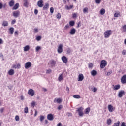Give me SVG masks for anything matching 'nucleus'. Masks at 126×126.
Segmentation results:
<instances>
[{
  "mask_svg": "<svg viewBox=\"0 0 126 126\" xmlns=\"http://www.w3.org/2000/svg\"><path fill=\"white\" fill-rule=\"evenodd\" d=\"M35 50H36V52H39V50H41V47H40V46H37V47H36Z\"/></svg>",
  "mask_w": 126,
  "mask_h": 126,
  "instance_id": "09e8293b",
  "label": "nucleus"
},
{
  "mask_svg": "<svg viewBox=\"0 0 126 126\" xmlns=\"http://www.w3.org/2000/svg\"><path fill=\"white\" fill-rule=\"evenodd\" d=\"M96 3H97V4H99V3H101V0H95Z\"/></svg>",
  "mask_w": 126,
  "mask_h": 126,
  "instance_id": "13d9d810",
  "label": "nucleus"
},
{
  "mask_svg": "<svg viewBox=\"0 0 126 126\" xmlns=\"http://www.w3.org/2000/svg\"><path fill=\"white\" fill-rule=\"evenodd\" d=\"M91 74L92 75V76H95V75H97V71L95 70H93L91 72Z\"/></svg>",
  "mask_w": 126,
  "mask_h": 126,
  "instance_id": "6ab92c4d",
  "label": "nucleus"
},
{
  "mask_svg": "<svg viewBox=\"0 0 126 126\" xmlns=\"http://www.w3.org/2000/svg\"><path fill=\"white\" fill-rule=\"evenodd\" d=\"M61 13H58L57 15H56V18L57 19H61Z\"/></svg>",
  "mask_w": 126,
  "mask_h": 126,
  "instance_id": "58836bf2",
  "label": "nucleus"
},
{
  "mask_svg": "<svg viewBox=\"0 0 126 126\" xmlns=\"http://www.w3.org/2000/svg\"><path fill=\"white\" fill-rule=\"evenodd\" d=\"M9 31L10 32V33L11 35H12L13 34V32H14V28L11 27L9 29Z\"/></svg>",
  "mask_w": 126,
  "mask_h": 126,
  "instance_id": "393cba45",
  "label": "nucleus"
},
{
  "mask_svg": "<svg viewBox=\"0 0 126 126\" xmlns=\"http://www.w3.org/2000/svg\"><path fill=\"white\" fill-rule=\"evenodd\" d=\"M50 11L51 13H54V8L53 7L50 8Z\"/></svg>",
  "mask_w": 126,
  "mask_h": 126,
  "instance_id": "603ef678",
  "label": "nucleus"
},
{
  "mask_svg": "<svg viewBox=\"0 0 126 126\" xmlns=\"http://www.w3.org/2000/svg\"><path fill=\"white\" fill-rule=\"evenodd\" d=\"M69 25L70 26H74V24H75V22H74V21H70L69 22Z\"/></svg>",
  "mask_w": 126,
  "mask_h": 126,
  "instance_id": "e433bc0d",
  "label": "nucleus"
},
{
  "mask_svg": "<svg viewBox=\"0 0 126 126\" xmlns=\"http://www.w3.org/2000/svg\"><path fill=\"white\" fill-rule=\"evenodd\" d=\"M32 66V63L30 62H26L25 64V68L26 69H28V68H30V67Z\"/></svg>",
  "mask_w": 126,
  "mask_h": 126,
  "instance_id": "423d86ee",
  "label": "nucleus"
},
{
  "mask_svg": "<svg viewBox=\"0 0 126 126\" xmlns=\"http://www.w3.org/2000/svg\"><path fill=\"white\" fill-rule=\"evenodd\" d=\"M34 33H38V28H34Z\"/></svg>",
  "mask_w": 126,
  "mask_h": 126,
  "instance_id": "4d7b16f0",
  "label": "nucleus"
},
{
  "mask_svg": "<svg viewBox=\"0 0 126 126\" xmlns=\"http://www.w3.org/2000/svg\"><path fill=\"white\" fill-rule=\"evenodd\" d=\"M43 2L44 1H43L42 0H39L37 2V5L38 7H43V6H44V4H43Z\"/></svg>",
  "mask_w": 126,
  "mask_h": 126,
  "instance_id": "9b49d317",
  "label": "nucleus"
},
{
  "mask_svg": "<svg viewBox=\"0 0 126 126\" xmlns=\"http://www.w3.org/2000/svg\"><path fill=\"white\" fill-rule=\"evenodd\" d=\"M47 119L49 121H53V120H54V115L52 114H49L47 115Z\"/></svg>",
  "mask_w": 126,
  "mask_h": 126,
  "instance_id": "9d476101",
  "label": "nucleus"
},
{
  "mask_svg": "<svg viewBox=\"0 0 126 126\" xmlns=\"http://www.w3.org/2000/svg\"><path fill=\"white\" fill-rule=\"evenodd\" d=\"M34 14H36V15L38 14V10L35 9Z\"/></svg>",
  "mask_w": 126,
  "mask_h": 126,
  "instance_id": "774afa93",
  "label": "nucleus"
},
{
  "mask_svg": "<svg viewBox=\"0 0 126 126\" xmlns=\"http://www.w3.org/2000/svg\"><path fill=\"white\" fill-rule=\"evenodd\" d=\"M3 111H4V108H2L0 109V113H3Z\"/></svg>",
  "mask_w": 126,
  "mask_h": 126,
  "instance_id": "e2e57ef3",
  "label": "nucleus"
},
{
  "mask_svg": "<svg viewBox=\"0 0 126 126\" xmlns=\"http://www.w3.org/2000/svg\"><path fill=\"white\" fill-rule=\"evenodd\" d=\"M108 126H110L112 124V120L111 119H108L106 122Z\"/></svg>",
  "mask_w": 126,
  "mask_h": 126,
  "instance_id": "473e14b6",
  "label": "nucleus"
},
{
  "mask_svg": "<svg viewBox=\"0 0 126 126\" xmlns=\"http://www.w3.org/2000/svg\"><path fill=\"white\" fill-rule=\"evenodd\" d=\"M31 106L33 108H34V107H35V106H36V101H33L32 103H31Z\"/></svg>",
  "mask_w": 126,
  "mask_h": 126,
  "instance_id": "ea45409f",
  "label": "nucleus"
},
{
  "mask_svg": "<svg viewBox=\"0 0 126 126\" xmlns=\"http://www.w3.org/2000/svg\"><path fill=\"white\" fill-rule=\"evenodd\" d=\"M16 23V20H15V19L12 20L11 24H12V25H13V24H15V23Z\"/></svg>",
  "mask_w": 126,
  "mask_h": 126,
  "instance_id": "3c124183",
  "label": "nucleus"
},
{
  "mask_svg": "<svg viewBox=\"0 0 126 126\" xmlns=\"http://www.w3.org/2000/svg\"><path fill=\"white\" fill-rule=\"evenodd\" d=\"M2 25L4 26V27L8 26V22H7V21H3Z\"/></svg>",
  "mask_w": 126,
  "mask_h": 126,
  "instance_id": "5701e85b",
  "label": "nucleus"
},
{
  "mask_svg": "<svg viewBox=\"0 0 126 126\" xmlns=\"http://www.w3.org/2000/svg\"><path fill=\"white\" fill-rule=\"evenodd\" d=\"M12 68H20L21 66L20 64L18 63L17 65L16 64H13L12 65Z\"/></svg>",
  "mask_w": 126,
  "mask_h": 126,
  "instance_id": "412c9836",
  "label": "nucleus"
},
{
  "mask_svg": "<svg viewBox=\"0 0 126 126\" xmlns=\"http://www.w3.org/2000/svg\"><path fill=\"white\" fill-rule=\"evenodd\" d=\"M15 119L16 122H18L20 120L19 116L18 115H16L15 117Z\"/></svg>",
  "mask_w": 126,
  "mask_h": 126,
  "instance_id": "c03bdc74",
  "label": "nucleus"
},
{
  "mask_svg": "<svg viewBox=\"0 0 126 126\" xmlns=\"http://www.w3.org/2000/svg\"><path fill=\"white\" fill-rule=\"evenodd\" d=\"M113 86H114L113 87V89L114 90L117 91V90H119V89H120V88H121V85H116L115 86L113 85Z\"/></svg>",
  "mask_w": 126,
  "mask_h": 126,
  "instance_id": "a211bd4d",
  "label": "nucleus"
},
{
  "mask_svg": "<svg viewBox=\"0 0 126 126\" xmlns=\"http://www.w3.org/2000/svg\"><path fill=\"white\" fill-rule=\"evenodd\" d=\"M120 126V121H118L116 123H114L113 126Z\"/></svg>",
  "mask_w": 126,
  "mask_h": 126,
  "instance_id": "79ce46f5",
  "label": "nucleus"
},
{
  "mask_svg": "<svg viewBox=\"0 0 126 126\" xmlns=\"http://www.w3.org/2000/svg\"><path fill=\"white\" fill-rule=\"evenodd\" d=\"M111 74H112V70H110V71L107 72L106 75L107 76H109V75Z\"/></svg>",
  "mask_w": 126,
  "mask_h": 126,
  "instance_id": "de8ad7c7",
  "label": "nucleus"
},
{
  "mask_svg": "<svg viewBox=\"0 0 126 126\" xmlns=\"http://www.w3.org/2000/svg\"><path fill=\"white\" fill-rule=\"evenodd\" d=\"M49 63L50 64V66L51 67H53L56 66V61L54 60H51L49 62Z\"/></svg>",
  "mask_w": 126,
  "mask_h": 126,
  "instance_id": "f8f14e48",
  "label": "nucleus"
},
{
  "mask_svg": "<svg viewBox=\"0 0 126 126\" xmlns=\"http://www.w3.org/2000/svg\"><path fill=\"white\" fill-rule=\"evenodd\" d=\"M88 8L87 7H85L84 8L83 10V12L84 13L86 14V13H88Z\"/></svg>",
  "mask_w": 126,
  "mask_h": 126,
  "instance_id": "2f4dec72",
  "label": "nucleus"
},
{
  "mask_svg": "<svg viewBox=\"0 0 126 126\" xmlns=\"http://www.w3.org/2000/svg\"><path fill=\"white\" fill-rule=\"evenodd\" d=\"M54 103H58V104H61V103H62V99L56 98L54 100Z\"/></svg>",
  "mask_w": 126,
  "mask_h": 126,
  "instance_id": "ddd939ff",
  "label": "nucleus"
},
{
  "mask_svg": "<svg viewBox=\"0 0 126 126\" xmlns=\"http://www.w3.org/2000/svg\"><path fill=\"white\" fill-rule=\"evenodd\" d=\"M51 71H52V70H51V69H48L47 70V71H46V73H51Z\"/></svg>",
  "mask_w": 126,
  "mask_h": 126,
  "instance_id": "052dcab7",
  "label": "nucleus"
},
{
  "mask_svg": "<svg viewBox=\"0 0 126 126\" xmlns=\"http://www.w3.org/2000/svg\"><path fill=\"white\" fill-rule=\"evenodd\" d=\"M19 7V3H17L15 4L14 6L13 7V10H16Z\"/></svg>",
  "mask_w": 126,
  "mask_h": 126,
  "instance_id": "4be33fe9",
  "label": "nucleus"
},
{
  "mask_svg": "<svg viewBox=\"0 0 126 126\" xmlns=\"http://www.w3.org/2000/svg\"><path fill=\"white\" fill-rule=\"evenodd\" d=\"M124 95H125V91H121L119 92L118 97H119V98H122Z\"/></svg>",
  "mask_w": 126,
  "mask_h": 126,
  "instance_id": "2eb2a0df",
  "label": "nucleus"
},
{
  "mask_svg": "<svg viewBox=\"0 0 126 126\" xmlns=\"http://www.w3.org/2000/svg\"><path fill=\"white\" fill-rule=\"evenodd\" d=\"M108 110L109 112H114V111H115V108H114V106H113V105H108Z\"/></svg>",
  "mask_w": 126,
  "mask_h": 126,
  "instance_id": "1a4fd4ad",
  "label": "nucleus"
},
{
  "mask_svg": "<svg viewBox=\"0 0 126 126\" xmlns=\"http://www.w3.org/2000/svg\"><path fill=\"white\" fill-rule=\"evenodd\" d=\"M121 126H126V123L123 122V123L121 124Z\"/></svg>",
  "mask_w": 126,
  "mask_h": 126,
  "instance_id": "338daca9",
  "label": "nucleus"
},
{
  "mask_svg": "<svg viewBox=\"0 0 126 126\" xmlns=\"http://www.w3.org/2000/svg\"><path fill=\"white\" fill-rule=\"evenodd\" d=\"M62 108H63V106L61 105H60L58 106V110H62Z\"/></svg>",
  "mask_w": 126,
  "mask_h": 126,
  "instance_id": "680f3d73",
  "label": "nucleus"
},
{
  "mask_svg": "<svg viewBox=\"0 0 126 126\" xmlns=\"http://www.w3.org/2000/svg\"><path fill=\"white\" fill-rule=\"evenodd\" d=\"M105 12H106V10L104 8L101 9L100 11V14L101 15H104L105 14Z\"/></svg>",
  "mask_w": 126,
  "mask_h": 126,
  "instance_id": "cd10ccee",
  "label": "nucleus"
},
{
  "mask_svg": "<svg viewBox=\"0 0 126 126\" xmlns=\"http://www.w3.org/2000/svg\"><path fill=\"white\" fill-rule=\"evenodd\" d=\"M121 82L122 84H125L126 83V75H124L121 77Z\"/></svg>",
  "mask_w": 126,
  "mask_h": 126,
  "instance_id": "6e6552de",
  "label": "nucleus"
},
{
  "mask_svg": "<svg viewBox=\"0 0 126 126\" xmlns=\"http://www.w3.org/2000/svg\"><path fill=\"white\" fill-rule=\"evenodd\" d=\"M70 27V25L68 24H67L65 25V26L64 27V29L65 30H67V29H68V28H69Z\"/></svg>",
  "mask_w": 126,
  "mask_h": 126,
  "instance_id": "49530a36",
  "label": "nucleus"
},
{
  "mask_svg": "<svg viewBox=\"0 0 126 126\" xmlns=\"http://www.w3.org/2000/svg\"><path fill=\"white\" fill-rule=\"evenodd\" d=\"M92 91L93 92H96L97 91V88L95 87H93V88H92Z\"/></svg>",
  "mask_w": 126,
  "mask_h": 126,
  "instance_id": "a18cd8bd",
  "label": "nucleus"
},
{
  "mask_svg": "<svg viewBox=\"0 0 126 126\" xmlns=\"http://www.w3.org/2000/svg\"><path fill=\"white\" fill-rule=\"evenodd\" d=\"M79 117H83V108L82 107L79 108L77 110Z\"/></svg>",
  "mask_w": 126,
  "mask_h": 126,
  "instance_id": "f03ea898",
  "label": "nucleus"
},
{
  "mask_svg": "<svg viewBox=\"0 0 126 126\" xmlns=\"http://www.w3.org/2000/svg\"><path fill=\"white\" fill-rule=\"evenodd\" d=\"M1 44H3V40H2V39L0 38V45H1Z\"/></svg>",
  "mask_w": 126,
  "mask_h": 126,
  "instance_id": "0e129e2a",
  "label": "nucleus"
},
{
  "mask_svg": "<svg viewBox=\"0 0 126 126\" xmlns=\"http://www.w3.org/2000/svg\"><path fill=\"white\" fill-rule=\"evenodd\" d=\"M25 114H27L28 113V107H26L24 108Z\"/></svg>",
  "mask_w": 126,
  "mask_h": 126,
  "instance_id": "37998d69",
  "label": "nucleus"
},
{
  "mask_svg": "<svg viewBox=\"0 0 126 126\" xmlns=\"http://www.w3.org/2000/svg\"><path fill=\"white\" fill-rule=\"evenodd\" d=\"M76 17H77L76 14V13H74V14H73V18H76Z\"/></svg>",
  "mask_w": 126,
  "mask_h": 126,
  "instance_id": "69168bd1",
  "label": "nucleus"
},
{
  "mask_svg": "<svg viewBox=\"0 0 126 126\" xmlns=\"http://www.w3.org/2000/svg\"><path fill=\"white\" fill-rule=\"evenodd\" d=\"M73 7V5H70V6H66L65 8L67 10H69V9H71Z\"/></svg>",
  "mask_w": 126,
  "mask_h": 126,
  "instance_id": "f704fd0d",
  "label": "nucleus"
},
{
  "mask_svg": "<svg viewBox=\"0 0 126 126\" xmlns=\"http://www.w3.org/2000/svg\"><path fill=\"white\" fill-rule=\"evenodd\" d=\"M90 112V108H87L85 110V114L86 115H88Z\"/></svg>",
  "mask_w": 126,
  "mask_h": 126,
  "instance_id": "72a5a7b5",
  "label": "nucleus"
},
{
  "mask_svg": "<svg viewBox=\"0 0 126 126\" xmlns=\"http://www.w3.org/2000/svg\"><path fill=\"white\" fill-rule=\"evenodd\" d=\"M49 6H50V5H49L48 3H46L43 7V10H47V9H48Z\"/></svg>",
  "mask_w": 126,
  "mask_h": 126,
  "instance_id": "aec40b11",
  "label": "nucleus"
},
{
  "mask_svg": "<svg viewBox=\"0 0 126 126\" xmlns=\"http://www.w3.org/2000/svg\"><path fill=\"white\" fill-rule=\"evenodd\" d=\"M9 5L10 7H12L14 5V0H12L9 2Z\"/></svg>",
  "mask_w": 126,
  "mask_h": 126,
  "instance_id": "a878e982",
  "label": "nucleus"
},
{
  "mask_svg": "<svg viewBox=\"0 0 126 126\" xmlns=\"http://www.w3.org/2000/svg\"><path fill=\"white\" fill-rule=\"evenodd\" d=\"M59 81L61 82L62 80H63V74H61L59 75L58 77Z\"/></svg>",
  "mask_w": 126,
  "mask_h": 126,
  "instance_id": "7c9ffc66",
  "label": "nucleus"
},
{
  "mask_svg": "<svg viewBox=\"0 0 126 126\" xmlns=\"http://www.w3.org/2000/svg\"><path fill=\"white\" fill-rule=\"evenodd\" d=\"M75 32H76V30L74 28H72L70 30L69 33L70 35H74L75 34Z\"/></svg>",
  "mask_w": 126,
  "mask_h": 126,
  "instance_id": "f3484780",
  "label": "nucleus"
},
{
  "mask_svg": "<svg viewBox=\"0 0 126 126\" xmlns=\"http://www.w3.org/2000/svg\"><path fill=\"white\" fill-rule=\"evenodd\" d=\"M62 61L64 63H67V58L65 56H63L61 58Z\"/></svg>",
  "mask_w": 126,
  "mask_h": 126,
  "instance_id": "4468645a",
  "label": "nucleus"
},
{
  "mask_svg": "<svg viewBox=\"0 0 126 126\" xmlns=\"http://www.w3.org/2000/svg\"><path fill=\"white\" fill-rule=\"evenodd\" d=\"M111 35H112V31L111 30H107L104 33V36L105 39H108Z\"/></svg>",
  "mask_w": 126,
  "mask_h": 126,
  "instance_id": "f257e3e1",
  "label": "nucleus"
},
{
  "mask_svg": "<svg viewBox=\"0 0 126 126\" xmlns=\"http://www.w3.org/2000/svg\"><path fill=\"white\" fill-rule=\"evenodd\" d=\"M40 120V122H43V121H44V120H45V116H44L43 115H41Z\"/></svg>",
  "mask_w": 126,
  "mask_h": 126,
  "instance_id": "a19ab883",
  "label": "nucleus"
},
{
  "mask_svg": "<svg viewBox=\"0 0 126 126\" xmlns=\"http://www.w3.org/2000/svg\"><path fill=\"white\" fill-rule=\"evenodd\" d=\"M28 94H29V95H31V97H33V96L35 95V92L33 89H30L28 91Z\"/></svg>",
  "mask_w": 126,
  "mask_h": 126,
  "instance_id": "0eeeda50",
  "label": "nucleus"
},
{
  "mask_svg": "<svg viewBox=\"0 0 126 126\" xmlns=\"http://www.w3.org/2000/svg\"><path fill=\"white\" fill-rule=\"evenodd\" d=\"M84 78V77L83 76V74H80L78 76V81H82Z\"/></svg>",
  "mask_w": 126,
  "mask_h": 126,
  "instance_id": "dca6fc26",
  "label": "nucleus"
},
{
  "mask_svg": "<svg viewBox=\"0 0 126 126\" xmlns=\"http://www.w3.org/2000/svg\"><path fill=\"white\" fill-rule=\"evenodd\" d=\"M73 98H74L75 99H80L81 97L78 94H76V95H74L73 96Z\"/></svg>",
  "mask_w": 126,
  "mask_h": 126,
  "instance_id": "c9c22d12",
  "label": "nucleus"
},
{
  "mask_svg": "<svg viewBox=\"0 0 126 126\" xmlns=\"http://www.w3.org/2000/svg\"><path fill=\"white\" fill-rule=\"evenodd\" d=\"M66 116H67V117H72V114L69 112L67 113L66 114Z\"/></svg>",
  "mask_w": 126,
  "mask_h": 126,
  "instance_id": "864d4df0",
  "label": "nucleus"
},
{
  "mask_svg": "<svg viewBox=\"0 0 126 126\" xmlns=\"http://www.w3.org/2000/svg\"><path fill=\"white\" fill-rule=\"evenodd\" d=\"M114 17H119V16H121V13L120 12H116L114 13Z\"/></svg>",
  "mask_w": 126,
  "mask_h": 126,
  "instance_id": "bb28decb",
  "label": "nucleus"
},
{
  "mask_svg": "<svg viewBox=\"0 0 126 126\" xmlns=\"http://www.w3.org/2000/svg\"><path fill=\"white\" fill-rule=\"evenodd\" d=\"M89 68H92V67H93V64L92 63H90V64H89Z\"/></svg>",
  "mask_w": 126,
  "mask_h": 126,
  "instance_id": "8fccbe9b",
  "label": "nucleus"
},
{
  "mask_svg": "<svg viewBox=\"0 0 126 126\" xmlns=\"http://www.w3.org/2000/svg\"><path fill=\"white\" fill-rule=\"evenodd\" d=\"M20 15V11L17 10L13 12V16L15 18H17Z\"/></svg>",
  "mask_w": 126,
  "mask_h": 126,
  "instance_id": "20e7f679",
  "label": "nucleus"
},
{
  "mask_svg": "<svg viewBox=\"0 0 126 126\" xmlns=\"http://www.w3.org/2000/svg\"><path fill=\"white\" fill-rule=\"evenodd\" d=\"M36 39L37 41H40L41 40V39H42V37L40 36H38L36 37Z\"/></svg>",
  "mask_w": 126,
  "mask_h": 126,
  "instance_id": "5fc2aeb1",
  "label": "nucleus"
},
{
  "mask_svg": "<svg viewBox=\"0 0 126 126\" xmlns=\"http://www.w3.org/2000/svg\"><path fill=\"white\" fill-rule=\"evenodd\" d=\"M24 5L25 7H28V0H24Z\"/></svg>",
  "mask_w": 126,
  "mask_h": 126,
  "instance_id": "c756f323",
  "label": "nucleus"
},
{
  "mask_svg": "<svg viewBox=\"0 0 126 126\" xmlns=\"http://www.w3.org/2000/svg\"><path fill=\"white\" fill-rule=\"evenodd\" d=\"M123 32H126V25L122 26Z\"/></svg>",
  "mask_w": 126,
  "mask_h": 126,
  "instance_id": "4c0bfd02",
  "label": "nucleus"
},
{
  "mask_svg": "<svg viewBox=\"0 0 126 126\" xmlns=\"http://www.w3.org/2000/svg\"><path fill=\"white\" fill-rule=\"evenodd\" d=\"M63 45L62 44H60L58 46V49H57V52L58 54H62V52L63 51Z\"/></svg>",
  "mask_w": 126,
  "mask_h": 126,
  "instance_id": "7ed1b4c3",
  "label": "nucleus"
},
{
  "mask_svg": "<svg viewBox=\"0 0 126 126\" xmlns=\"http://www.w3.org/2000/svg\"><path fill=\"white\" fill-rule=\"evenodd\" d=\"M107 65V61L105 60H102L100 63L101 68H105V66Z\"/></svg>",
  "mask_w": 126,
  "mask_h": 126,
  "instance_id": "39448f33",
  "label": "nucleus"
},
{
  "mask_svg": "<svg viewBox=\"0 0 126 126\" xmlns=\"http://www.w3.org/2000/svg\"><path fill=\"white\" fill-rule=\"evenodd\" d=\"M8 73L9 75H13V74H14V70L10 69L9 71H8Z\"/></svg>",
  "mask_w": 126,
  "mask_h": 126,
  "instance_id": "b1692460",
  "label": "nucleus"
},
{
  "mask_svg": "<svg viewBox=\"0 0 126 126\" xmlns=\"http://www.w3.org/2000/svg\"><path fill=\"white\" fill-rule=\"evenodd\" d=\"M30 47H29V45H27L25 47H24V52H27L29 50H30Z\"/></svg>",
  "mask_w": 126,
  "mask_h": 126,
  "instance_id": "c85d7f7f",
  "label": "nucleus"
},
{
  "mask_svg": "<svg viewBox=\"0 0 126 126\" xmlns=\"http://www.w3.org/2000/svg\"><path fill=\"white\" fill-rule=\"evenodd\" d=\"M80 26H81V22H79L77 24V28H79V27H80Z\"/></svg>",
  "mask_w": 126,
  "mask_h": 126,
  "instance_id": "6e6d98bb",
  "label": "nucleus"
},
{
  "mask_svg": "<svg viewBox=\"0 0 126 126\" xmlns=\"http://www.w3.org/2000/svg\"><path fill=\"white\" fill-rule=\"evenodd\" d=\"M122 55H126V50H123L122 52Z\"/></svg>",
  "mask_w": 126,
  "mask_h": 126,
  "instance_id": "bf43d9fd",
  "label": "nucleus"
}]
</instances>
